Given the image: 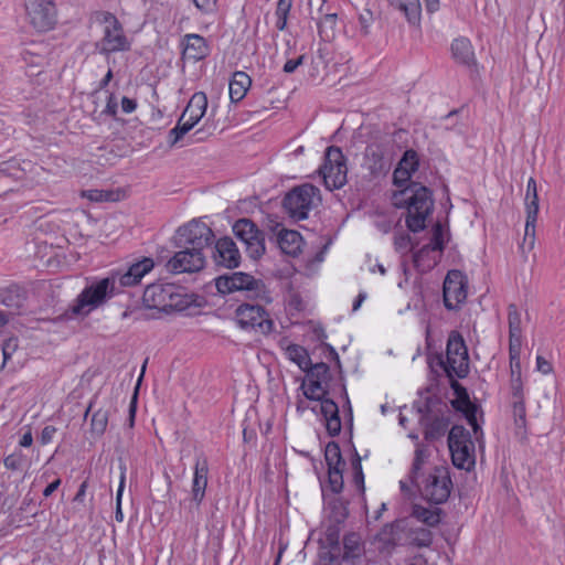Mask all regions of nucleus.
Wrapping results in <instances>:
<instances>
[{"instance_id":"obj_1","label":"nucleus","mask_w":565,"mask_h":565,"mask_svg":"<svg viewBox=\"0 0 565 565\" xmlns=\"http://www.w3.org/2000/svg\"><path fill=\"white\" fill-rule=\"evenodd\" d=\"M153 266V259L145 257L132 264L125 274H115L93 281L82 290L74 303L70 307L71 313L75 317L89 315L115 295L117 282L124 287L134 286L138 284Z\"/></svg>"},{"instance_id":"obj_2","label":"nucleus","mask_w":565,"mask_h":565,"mask_svg":"<svg viewBox=\"0 0 565 565\" xmlns=\"http://www.w3.org/2000/svg\"><path fill=\"white\" fill-rule=\"evenodd\" d=\"M440 364L450 379V384L456 394V399L452 401V405L456 409L463 413L468 424L477 435L480 430L477 420L478 407L470 402L468 393L463 386H461L455 377L463 379L469 373V356L468 350L461 334L457 331H452L447 341L446 361H440Z\"/></svg>"},{"instance_id":"obj_3","label":"nucleus","mask_w":565,"mask_h":565,"mask_svg":"<svg viewBox=\"0 0 565 565\" xmlns=\"http://www.w3.org/2000/svg\"><path fill=\"white\" fill-rule=\"evenodd\" d=\"M392 203L398 209H406V225L414 233L425 228L426 220L434 209L430 190L414 182L395 192Z\"/></svg>"},{"instance_id":"obj_4","label":"nucleus","mask_w":565,"mask_h":565,"mask_svg":"<svg viewBox=\"0 0 565 565\" xmlns=\"http://www.w3.org/2000/svg\"><path fill=\"white\" fill-rule=\"evenodd\" d=\"M92 20L99 32L95 47L100 54L109 55L130 50L131 40L115 14L108 11H97L93 14Z\"/></svg>"},{"instance_id":"obj_5","label":"nucleus","mask_w":565,"mask_h":565,"mask_svg":"<svg viewBox=\"0 0 565 565\" xmlns=\"http://www.w3.org/2000/svg\"><path fill=\"white\" fill-rule=\"evenodd\" d=\"M321 202L320 190L312 184L305 183L290 190L284 198V207L287 214L301 221L309 217V213Z\"/></svg>"},{"instance_id":"obj_6","label":"nucleus","mask_w":565,"mask_h":565,"mask_svg":"<svg viewBox=\"0 0 565 565\" xmlns=\"http://www.w3.org/2000/svg\"><path fill=\"white\" fill-rule=\"evenodd\" d=\"M301 388L303 395L309 399L320 401V413L326 420V427L331 436H337L341 431V420L339 417V407L330 398H326L327 384L306 377L302 382Z\"/></svg>"},{"instance_id":"obj_7","label":"nucleus","mask_w":565,"mask_h":565,"mask_svg":"<svg viewBox=\"0 0 565 565\" xmlns=\"http://www.w3.org/2000/svg\"><path fill=\"white\" fill-rule=\"evenodd\" d=\"M206 95L202 92L195 93L189 100L177 126L169 132L170 146L177 145L178 141L201 120L206 111Z\"/></svg>"},{"instance_id":"obj_8","label":"nucleus","mask_w":565,"mask_h":565,"mask_svg":"<svg viewBox=\"0 0 565 565\" xmlns=\"http://www.w3.org/2000/svg\"><path fill=\"white\" fill-rule=\"evenodd\" d=\"M448 446L452 463L465 470L475 466V445L470 439L469 431L462 426H454L448 435Z\"/></svg>"},{"instance_id":"obj_9","label":"nucleus","mask_w":565,"mask_h":565,"mask_svg":"<svg viewBox=\"0 0 565 565\" xmlns=\"http://www.w3.org/2000/svg\"><path fill=\"white\" fill-rule=\"evenodd\" d=\"M328 190L340 189L347 183L348 167L345 158L338 147H329L324 163L319 170Z\"/></svg>"},{"instance_id":"obj_10","label":"nucleus","mask_w":565,"mask_h":565,"mask_svg":"<svg viewBox=\"0 0 565 565\" xmlns=\"http://www.w3.org/2000/svg\"><path fill=\"white\" fill-rule=\"evenodd\" d=\"M451 479L446 467H435L423 484H418L423 498L431 503L440 504L450 495Z\"/></svg>"},{"instance_id":"obj_11","label":"nucleus","mask_w":565,"mask_h":565,"mask_svg":"<svg viewBox=\"0 0 565 565\" xmlns=\"http://www.w3.org/2000/svg\"><path fill=\"white\" fill-rule=\"evenodd\" d=\"M468 296V279L457 269L449 270L443 286L444 305L448 310H457L466 302Z\"/></svg>"},{"instance_id":"obj_12","label":"nucleus","mask_w":565,"mask_h":565,"mask_svg":"<svg viewBox=\"0 0 565 565\" xmlns=\"http://www.w3.org/2000/svg\"><path fill=\"white\" fill-rule=\"evenodd\" d=\"M25 10L30 24L40 32L50 31L56 24L54 0H26Z\"/></svg>"},{"instance_id":"obj_13","label":"nucleus","mask_w":565,"mask_h":565,"mask_svg":"<svg viewBox=\"0 0 565 565\" xmlns=\"http://www.w3.org/2000/svg\"><path fill=\"white\" fill-rule=\"evenodd\" d=\"M235 319L242 329H252L262 334L273 330V321L263 307L258 305L243 303L235 311Z\"/></svg>"},{"instance_id":"obj_14","label":"nucleus","mask_w":565,"mask_h":565,"mask_svg":"<svg viewBox=\"0 0 565 565\" xmlns=\"http://www.w3.org/2000/svg\"><path fill=\"white\" fill-rule=\"evenodd\" d=\"M524 203L526 211V221L521 249L523 252H530L533 249L535 244V225L539 214L537 188L536 182L533 178H530L527 181Z\"/></svg>"},{"instance_id":"obj_15","label":"nucleus","mask_w":565,"mask_h":565,"mask_svg":"<svg viewBox=\"0 0 565 565\" xmlns=\"http://www.w3.org/2000/svg\"><path fill=\"white\" fill-rule=\"evenodd\" d=\"M235 236L245 245L246 253L257 259L265 253V243L262 232L248 218H241L233 225Z\"/></svg>"},{"instance_id":"obj_16","label":"nucleus","mask_w":565,"mask_h":565,"mask_svg":"<svg viewBox=\"0 0 565 565\" xmlns=\"http://www.w3.org/2000/svg\"><path fill=\"white\" fill-rule=\"evenodd\" d=\"M179 242L199 252L209 246L214 237L212 230L203 222L193 220L178 231Z\"/></svg>"},{"instance_id":"obj_17","label":"nucleus","mask_w":565,"mask_h":565,"mask_svg":"<svg viewBox=\"0 0 565 565\" xmlns=\"http://www.w3.org/2000/svg\"><path fill=\"white\" fill-rule=\"evenodd\" d=\"M205 265V256L199 248H189L177 252L168 262L167 269L172 274L196 273Z\"/></svg>"},{"instance_id":"obj_18","label":"nucleus","mask_w":565,"mask_h":565,"mask_svg":"<svg viewBox=\"0 0 565 565\" xmlns=\"http://www.w3.org/2000/svg\"><path fill=\"white\" fill-rule=\"evenodd\" d=\"M178 298L172 285H150L146 288L142 300L148 308L167 312L179 307Z\"/></svg>"},{"instance_id":"obj_19","label":"nucleus","mask_w":565,"mask_h":565,"mask_svg":"<svg viewBox=\"0 0 565 565\" xmlns=\"http://www.w3.org/2000/svg\"><path fill=\"white\" fill-rule=\"evenodd\" d=\"M444 248V233L439 223L433 227V236L430 242L424 245L418 252L414 254V264L419 270H426L436 265L437 259L430 256L436 252H441Z\"/></svg>"},{"instance_id":"obj_20","label":"nucleus","mask_w":565,"mask_h":565,"mask_svg":"<svg viewBox=\"0 0 565 565\" xmlns=\"http://www.w3.org/2000/svg\"><path fill=\"white\" fill-rule=\"evenodd\" d=\"M258 285V280H256L253 276L242 271H235L231 275H223L215 280L216 289L221 294H231L239 290H253L257 289Z\"/></svg>"},{"instance_id":"obj_21","label":"nucleus","mask_w":565,"mask_h":565,"mask_svg":"<svg viewBox=\"0 0 565 565\" xmlns=\"http://www.w3.org/2000/svg\"><path fill=\"white\" fill-rule=\"evenodd\" d=\"M213 259L218 266L236 268L241 263V254L232 238L222 237L215 244Z\"/></svg>"},{"instance_id":"obj_22","label":"nucleus","mask_w":565,"mask_h":565,"mask_svg":"<svg viewBox=\"0 0 565 565\" xmlns=\"http://www.w3.org/2000/svg\"><path fill=\"white\" fill-rule=\"evenodd\" d=\"M207 459L204 456L196 457L191 489L192 501H194L196 505H199L204 499L205 490L207 487Z\"/></svg>"},{"instance_id":"obj_23","label":"nucleus","mask_w":565,"mask_h":565,"mask_svg":"<svg viewBox=\"0 0 565 565\" xmlns=\"http://www.w3.org/2000/svg\"><path fill=\"white\" fill-rule=\"evenodd\" d=\"M276 242L280 250L291 257L298 256L303 246V239L299 232L280 228L276 235Z\"/></svg>"},{"instance_id":"obj_24","label":"nucleus","mask_w":565,"mask_h":565,"mask_svg":"<svg viewBox=\"0 0 565 565\" xmlns=\"http://www.w3.org/2000/svg\"><path fill=\"white\" fill-rule=\"evenodd\" d=\"M210 54V47L205 39L199 34H186L184 36L183 57L192 61H200Z\"/></svg>"},{"instance_id":"obj_25","label":"nucleus","mask_w":565,"mask_h":565,"mask_svg":"<svg viewBox=\"0 0 565 565\" xmlns=\"http://www.w3.org/2000/svg\"><path fill=\"white\" fill-rule=\"evenodd\" d=\"M390 4L404 13L409 24L419 26L422 4L419 0H388Z\"/></svg>"},{"instance_id":"obj_26","label":"nucleus","mask_w":565,"mask_h":565,"mask_svg":"<svg viewBox=\"0 0 565 565\" xmlns=\"http://www.w3.org/2000/svg\"><path fill=\"white\" fill-rule=\"evenodd\" d=\"M252 85L250 77L242 71L235 72L230 82V98L232 102L242 100Z\"/></svg>"},{"instance_id":"obj_27","label":"nucleus","mask_w":565,"mask_h":565,"mask_svg":"<svg viewBox=\"0 0 565 565\" xmlns=\"http://www.w3.org/2000/svg\"><path fill=\"white\" fill-rule=\"evenodd\" d=\"M509 344H522L521 313L514 305L508 308Z\"/></svg>"},{"instance_id":"obj_28","label":"nucleus","mask_w":565,"mask_h":565,"mask_svg":"<svg viewBox=\"0 0 565 565\" xmlns=\"http://www.w3.org/2000/svg\"><path fill=\"white\" fill-rule=\"evenodd\" d=\"M451 53L454 58L462 64H470L475 57L471 42L467 38H458L454 40L451 44Z\"/></svg>"},{"instance_id":"obj_29","label":"nucleus","mask_w":565,"mask_h":565,"mask_svg":"<svg viewBox=\"0 0 565 565\" xmlns=\"http://www.w3.org/2000/svg\"><path fill=\"white\" fill-rule=\"evenodd\" d=\"M439 509L425 508L418 504L413 507L412 515L419 522L428 525L436 526L440 522Z\"/></svg>"},{"instance_id":"obj_30","label":"nucleus","mask_w":565,"mask_h":565,"mask_svg":"<svg viewBox=\"0 0 565 565\" xmlns=\"http://www.w3.org/2000/svg\"><path fill=\"white\" fill-rule=\"evenodd\" d=\"M285 353L287 358L295 362L302 371H307L309 369L310 358L303 347L298 344H290L286 348Z\"/></svg>"},{"instance_id":"obj_31","label":"nucleus","mask_w":565,"mask_h":565,"mask_svg":"<svg viewBox=\"0 0 565 565\" xmlns=\"http://www.w3.org/2000/svg\"><path fill=\"white\" fill-rule=\"evenodd\" d=\"M338 15L335 13L324 14L319 24V34L324 41H332L335 36V26H337Z\"/></svg>"},{"instance_id":"obj_32","label":"nucleus","mask_w":565,"mask_h":565,"mask_svg":"<svg viewBox=\"0 0 565 565\" xmlns=\"http://www.w3.org/2000/svg\"><path fill=\"white\" fill-rule=\"evenodd\" d=\"M292 7V0H278L275 15H276V28L279 31H284L287 25L288 15Z\"/></svg>"},{"instance_id":"obj_33","label":"nucleus","mask_w":565,"mask_h":565,"mask_svg":"<svg viewBox=\"0 0 565 565\" xmlns=\"http://www.w3.org/2000/svg\"><path fill=\"white\" fill-rule=\"evenodd\" d=\"M108 411L105 409H98L93 414L92 420H90V430L96 436H102L108 424Z\"/></svg>"},{"instance_id":"obj_34","label":"nucleus","mask_w":565,"mask_h":565,"mask_svg":"<svg viewBox=\"0 0 565 565\" xmlns=\"http://www.w3.org/2000/svg\"><path fill=\"white\" fill-rule=\"evenodd\" d=\"M324 457L328 469L342 468L344 465L342 461L340 447L335 443H329L327 445Z\"/></svg>"},{"instance_id":"obj_35","label":"nucleus","mask_w":565,"mask_h":565,"mask_svg":"<svg viewBox=\"0 0 565 565\" xmlns=\"http://www.w3.org/2000/svg\"><path fill=\"white\" fill-rule=\"evenodd\" d=\"M521 347L522 344H509L511 377H522L520 361Z\"/></svg>"},{"instance_id":"obj_36","label":"nucleus","mask_w":565,"mask_h":565,"mask_svg":"<svg viewBox=\"0 0 565 565\" xmlns=\"http://www.w3.org/2000/svg\"><path fill=\"white\" fill-rule=\"evenodd\" d=\"M428 450L423 447H418L415 451V458L412 467L411 478L412 481L417 483L418 472L428 459Z\"/></svg>"},{"instance_id":"obj_37","label":"nucleus","mask_w":565,"mask_h":565,"mask_svg":"<svg viewBox=\"0 0 565 565\" xmlns=\"http://www.w3.org/2000/svg\"><path fill=\"white\" fill-rule=\"evenodd\" d=\"M306 372L308 379L318 380L327 384L329 379V366L326 363L320 362L315 365L310 364Z\"/></svg>"},{"instance_id":"obj_38","label":"nucleus","mask_w":565,"mask_h":565,"mask_svg":"<svg viewBox=\"0 0 565 565\" xmlns=\"http://www.w3.org/2000/svg\"><path fill=\"white\" fill-rule=\"evenodd\" d=\"M359 32L362 36H367L371 33V26L374 22V14L370 9H363L359 13Z\"/></svg>"},{"instance_id":"obj_39","label":"nucleus","mask_w":565,"mask_h":565,"mask_svg":"<svg viewBox=\"0 0 565 565\" xmlns=\"http://www.w3.org/2000/svg\"><path fill=\"white\" fill-rule=\"evenodd\" d=\"M344 556L355 557L360 550V536L355 533L347 534L343 539Z\"/></svg>"},{"instance_id":"obj_40","label":"nucleus","mask_w":565,"mask_h":565,"mask_svg":"<svg viewBox=\"0 0 565 565\" xmlns=\"http://www.w3.org/2000/svg\"><path fill=\"white\" fill-rule=\"evenodd\" d=\"M512 404V414L514 417V423L518 428H524L525 427V417H526V409H525V403L523 401H511Z\"/></svg>"},{"instance_id":"obj_41","label":"nucleus","mask_w":565,"mask_h":565,"mask_svg":"<svg viewBox=\"0 0 565 565\" xmlns=\"http://www.w3.org/2000/svg\"><path fill=\"white\" fill-rule=\"evenodd\" d=\"M399 168H404L408 173L413 174L418 168L417 153L413 150H407L398 163Z\"/></svg>"},{"instance_id":"obj_42","label":"nucleus","mask_w":565,"mask_h":565,"mask_svg":"<svg viewBox=\"0 0 565 565\" xmlns=\"http://www.w3.org/2000/svg\"><path fill=\"white\" fill-rule=\"evenodd\" d=\"M448 426V420L440 417L434 419L426 429V437L436 438L443 435Z\"/></svg>"},{"instance_id":"obj_43","label":"nucleus","mask_w":565,"mask_h":565,"mask_svg":"<svg viewBox=\"0 0 565 565\" xmlns=\"http://www.w3.org/2000/svg\"><path fill=\"white\" fill-rule=\"evenodd\" d=\"M342 471H343V467L328 469L329 483H330L331 490L335 493L340 492L343 488Z\"/></svg>"},{"instance_id":"obj_44","label":"nucleus","mask_w":565,"mask_h":565,"mask_svg":"<svg viewBox=\"0 0 565 565\" xmlns=\"http://www.w3.org/2000/svg\"><path fill=\"white\" fill-rule=\"evenodd\" d=\"M510 392H511V401H523L524 399L522 377H511Z\"/></svg>"},{"instance_id":"obj_45","label":"nucleus","mask_w":565,"mask_h":565,"mask_svg":"<svg viewBox=\"0 0 565 565\" xmlns=\"http://www.w3.org/2000/svg\"><path fill=\"white\" fill-rule=\"evenodd\" d=\"M125 469H122L121 471V475H120V482H119V487H118V490H117V494H116V513H115V518L118 522H122L124 520V514H122V511H121V497H122V491H124V487H125Z\"/></svg>"},{"instance_id":"obj_46","label":"nucleus","mask_w":565,"mask_h":565,"mask_svg":"<svg viewBox=\"0 0 565 565\" xmlns=\"http://www.w3.org/2000/svg\"><path fill=\"white\" fill-rule=\"evenodd\" d=\"M394 245L396 250L406 253L412 249L411 237L406 233H397L394 237Z\"/></svg>"},{"instance_id":"obj_47","label":"nucleus","mask_w":565,"mask_h":565,"mask_svg":"<svg viewBox=\"0 0 565 565\" xmlns=\"http://www.w3.org/2000/svg\"><path fill=\"white\" fill-rule=\"evenodd\" d=\"M24 461V456L20 452H13L4 458V467L9 470H19Z\"/></svg>"},{"instance_id":"obj_48","label":"nucleus","mask_w":565,"mask_h":565,"mask_svg":"<svg viewBox=\"0 0 565 565\" xmlns=\"http://www.w3.org/2000/svg\"><path fill=\"white\" fill-rule=\"evenodd\" d=\"M82 196L92 202H104L110 199V193L102 190H85L82 191Z\"/></svg>"},{"instance_id":"obj_49","label":"nucleus","mask_w":565,"mask_h":565,"mask_svg":"<svg viewBox=\"0 0 565 565\" xmlns=\"http://www.w3.org/2000/svg\"><path fill=\"white\" fill-rule=\"evenodd\" d=\"M18 349V340L15 338L8 339L3 345H2V355H3V363L2 367L7 363V361L11 358V355L15 352Z\"/></svg>"},{"instance_id":"obj_50","label":"nucleus","mask_w":565,"mask_h":565,"mask_svg":"<svg viewBox=\"0 0 565 565\" xmlns=\"http://www.w3.org/2000/svg\"><path fill=\"white\" fill-rule=\"evenodd\" d=\"M411 177V173H408L404 168H399L398 166L393 173L394 183L398 186L406 183Z\"/></svg>"},{"instance_id":"obj_51","label":"nucleus","mask_w":565,"mask_h":565,"mask_svg":"<svg viewBox=\"0 0 565 565\" xmlns=\"http://www.w3.org/2000/svg\"><path fill=\"white\" fill-rule=\"evenodd\" d=\"M536 370L542 374H550L553 371L552 363L542 355L536 356Z\"/></svg>"},{"instance_id":"obj_52","label":"nucleus","mask_w":565,"mask_h":565,"mask_svg":"<svg viewBox=\"0 0 565 565\" xmlns=\"http://www.w3.org/2000/svg\"><path fill=\"white\" fill-rule=\"evenodd\" d=\"M55 433H56V428L54 426H51V425L45 426L41 433V443L43 445L51 443Z\"/></svg>"},{"instance_id":"obj_53","label":"nucleus","mask_w":565,"mask_h":565,"mask_svg":"<svg viewBox=\"0 0 565 565\" xmlns=\"http://www.w3.org/2000/svg\"><path fill=\"white\" fill-rule=\"evenodd\" d=\"M195 6L203 12H212L216 6V0H193Z\"/></svg>"},{"instance_id":"obj_54","label":"nucleus","mask_w":565,"mask_h":565,"mask_svg":"<svg viewBox=\"0 0 565 565\" xmlns=\"http://www.w3.org/2000/svg\"><path fill=\"white\" fill-rule=\"evenodd\" d=\"M303 63V56H299L296 60H288L284 65V72L292 73L296 68Z\"/></svg>"},{"instance_id":"obj_55","label":"nucleus","mask_w":565,"mask_h":565,"mask_svg":"<svg viewBox=\"0 0 565 565\" xmlns=\"http://www.w3.org/2000/svg\"><path fill=\"white\" fill-rule=\"evenodd\" d=\"M137 107V103L135 99L122 97L121 99V109L125 114L132 113Z\"/></svg>"},{"instance_id":"obj_56","label":"nucleus","mask_w":565,"mask_h":565,"mask_svg":"<svg viewBox=\"0 0 565 565\" xmlns=\"http://www.w3.org/2000/svg\"><path fill=\"white\" fill-rule=\"evenodd\" d=\"M352 465H353V469L355 471V476H354L355 482L363 483V473H362V466H361L360 458H355L353 460Z\"/></svg>"},{"instance_id":"obj_57","label":"nucleus","mask_w":565,"mask_h":565,"mask_svg":"<svg viewBox=\"0 0 565 565\" xmlns=\"http://www.w3.org/2000/svg\"><path fill=\"white\" fill-rule=\"evenodd\" d=\"M105 114L107 115H110V116H115L116 113H117V102H116V98L110 95L108 97V102H107V105H106V108L104 110Z\"/></svg>"},{"instance_id":"obj_58","label":"nucleus","mask_w":565,"mask_h":565,"mask_svg":"<svg viewBox=\"0 0 565 565\" xmlns=\"http://www.w3.org/2000/svg\"><path fill=\"white\" fill-rule=\"evenodd\" d=\"M33 443V436L31 430H28L20 439L19 444L21 447H30Z\"/></svg>"},{"instance_id":"obj_59","label":"nucleus","mask_w":565,"mask_h":565,"mask_svg":"<svg viewBox=\"0 0 565 565\" xmlns=\"http://www.w3.org/2000/svg\"><path fill=\"white\" fill-rule=\"evenodd\" d=\"M428 13H434L439 10V0H424Z\"/></svg>"},{"instance_id":"obj_60","label":"nucleus","mask_w":565,"mask_h":565,"mask_svg":"<svg viewBox=\"0 0 565 565\" xmlns=\"http://www.w3.org/2000/svg\"><path fill=\"white\" fill-rule=\"evenodd\" d=\"M61 484V480L60 479H56L55 481H53L52 483H50L43 491V495L44 497H50L57 488L58 486Z\"/></svg>"},{"instance_id":"obj_61","label":"nucleus","mask_w":565,"mask_h":565,"mask_svg":"<svg viewBox=\"0 0 565 565\" xmlns=\"http://www.w3.org/2000/svg\"><path fill=\"white\" fill-rule=\"evenodd\" d=\"M365 298H366V294L365 292H360L358 295L355 301L353 302V308H352L353 311H356L361 307V305L365 300Z\"/></svg>"},{"instance_id":"obj_62","label":"nucleus","mask_w":565,"mask_h":565,"mask_svg":"<svg viewBox=\"0 0 565 565\" xmlns=\"http://www.w3.org/2000/svg\"><path fill=\"white\" fill-rule=\"evenodd\" d=\"M430 542H431L430 533L429 532H425L424 533V537L422 539L419 544L423 545V546H428L430 544Z\"/></svg>"},{"instance_id":"obj_63","label":"nucleus","mask_w":565,"mask_h":565,"mask_svg":"<svg viewBox=\"0 0 565 565\" xmlns=\"http://www.w3.org/2000/svg\"><path fill=\"white\" fill-rule=\"evenodd\" d=\"M323 253H324L323 250L319 252L316 255L315 259L312 262H310L309 267H312L315 265V263H317V264L321 263L323 260Z\"/></svg>"},{"instance_id":"obj_64","label":"nucleus","mask_w":565,"mask_h":565,"mask_svg":"<svg viewBox=\"0 0 565 565\" xmlns=\"http://www.w3.org/2000/svg\"><path fill=\"white\" fill-rule=\"evenodd\" d=\"M409 565H425V561L423 557L417 556L414 558V561Z\"/></svg>"}]
</instances>
